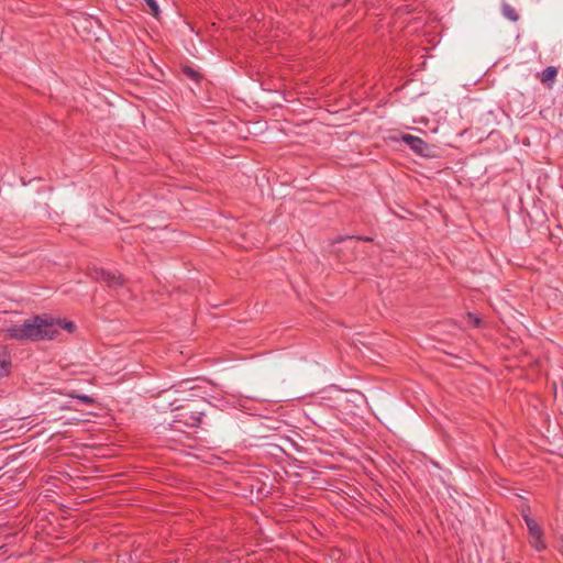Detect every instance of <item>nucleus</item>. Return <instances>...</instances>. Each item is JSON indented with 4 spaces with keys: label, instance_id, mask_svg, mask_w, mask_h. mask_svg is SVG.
<instances>
[{
    "label": "nucleus",
    "instance_id": "nucleus-1",
    "mask_svg": "<svg viewBox=\"0 0 563 563\" xmlns=\"http://www.w3.org/2000/svg\"><path fill=\"white\" fill-rule=\"evenodd\" d=\"M54 325L47 324V314H35L22 323H12L2 329L3 338L15 341L52 340Z\"/></svg>",
    "mask_w": 563,
    "mask_h": 563
},
{
    "label": "nucleus",
    "instance_id": "nucleus-2",
    "mask_svg": "<svg viewBox=\"0 0 563 563\" xmlns=\"http://www.w3.org/2000/svg\"><path fill=\"white\" fill-rule=\"evenodd\" d=\"M172 410L176 411L174 422L181 423L186 427L198 428L201 423L205 412L197 408H192L190 404L176 405V401L170 402Z\"/></svg>",
    "mask_w": 563,
    "mask_h": 563
},
{
    "label": "nucleus",
    "instance_id": "nucleus-3",
    "mask_svg": "<svg viewBox=\"0 0 563 563\" xmlns=\"http://www.w3.org/2000/svg\"><path fill=\"white\" fill-rule=\"evenodd\" d=\"M401 141L406 143L417 155L422 157L432 156V147L421 137L411 134H402Z\"/></svg>",
    "mask_w": 563,
    "mask_h": 563
},
{
    "label": "nucleus",
    "instance_id": "nucleus-4",
    "mask_svg": "<svg viewBox=\"0 0 563 563\" xmlns=\"http://www.w3.org/2000/svg\"><path fill=\"white\" fill-rule=\"evenodd\" d=\"M95 277L98 280L106 283L111 288H118L123 285L122 275L117 272H108L104 269H97Z\"/></svg>",
    "mask_w": 563,
    "mask_h": 563
},
{
    "label": "nucleus",
    "instance_id": "nucleus-5",
    "mask_svg": "<svg viewBox=\"0 0 563 563\" xmlns=\"http://www.w3.org/2000/svg\"><path fill=\"white\" fill-rule=\"evenodd\" d=\"M47 324L54 325L52 328V330H53L52 340L55 339L59 334L60 330H66L67 332L73 333L76 329V325L73 321L55 319V318H52L48 316H47Z\"/></svg>",
    "mask_w": 563,
    "mask_h": 563
},
{
    "label": "nucleus",
    "instance_id": "nucleus-6",
    "mask_svg": "<svg viewBox=\"0 0 563 563\" xmlns=\"http://www.w3.org/2000/svg\"><path fill=\"white\" fill-rule=\"evenodd\" d=\"M529 542L531 547L539 552L545 550L547 543L543 539V530L541 527L529 532Z\"/></svg>",
    "mask_w": 563,
    "mask_h": 563
},
{
    "label": "nucleus",
    "instance_id": "nucleus-7",
    "mask_svg": "<svg viewBox=\"0 0 563 563\" xmlns=\"http://www.w3.org/2000/svg\"><path fill=\"white\" fill-rule=\"evenodd\" d=\"M11 368V358L7 350L0 345V378L8 376Z\"/></svg>",
    "mask_w": 563,
    "mask_h": 563
},
{
    "label": "nucleus",
    "instance_id": "nucleus-8",
    "mask_svg": "<svg viewBox=\"0 0 563 563\" xmlns=\"http://www.w3.org/2000/svg\"><path fill=\"white\" fill-rule=\"evenodd\" d=\"M558 75V69L554 66H548L542 70L541 74L538 75L541 82L547 84L549 87H552L554 79Z\"/></svg>",
    "mask_w": 563,
    "mask_h": 563
},
{
    "label": "nucleus",
    "instance_id": "nucleus-9",
    "mask_svg": "<svg viewBox=\"0 0 563 563\" xmlns=\"http://www.w3.org/2000/svg\"><path fill=\"white\" fill-rule=\"evenodd\" d=\"M501 12H503V15L511 22H517L519 20V14H518L517 10L509 3L503 4Z\"/></svg>",
    "mask_w": 563,
    "mask_h": 563
},
{
    "label": "nucleus",
    "instance_id": "nucleus-10",
    "mask_svg": "<svg viewBox=\"0 0 563 563\" xmlns=\"http://www.w3.org/2000/svg\"><path fill=\"white\" fill-rule=\"evenodd\" d=\"M521 515H522V518H523V520H525V522L527 525V528H528L529 532L540 528L538 522L533 518L530 517L529 508L522 509Z\"/></svg>",
    "mask_w": 563,
    "mask_h": 563
},
{
    "label": "nucleus",
    "instance_id": "nucleus-11",
    "mask_svg": "<svg viewBox=\"0 0 563 563\" xmlns=\"http://www.w3.org/2000/svg\"><path fill=\"white\" fill-rule=\"evenodd\" d=\"M67 395L69 397H71V398H76V399L80 400L81 402H84L86 405H93L95 404V399L91 396H88V395L76 394V393H69Z\"/></svg>",
    "mask_w": 563,
    "mask_h": 563
},
{
    "label": "nucleus",
    "instance_id": "nucleus-12",
    "mask_svg": "<svg viewBox=\"0 0 563 563\" xmlns=\"http://www.w3.org/2000/svg\"><path fill=\"white\" fill-rule=\"evenodd\" d=\"M153 16L158 18L161 10L156 0H144Z\"/></svg>",
    "mask_w": 563,
    "mask_h": 563
},
{
    "label": "nucleus",
    "instance_id": "nucleus-13",
    "mask_svg": "<svg viewBox=\"0 0 563 563\" xmlns=\"http://www.w3.org/2000/svg\"><path fill=\"white\" fill-rule=\"evenodd\" d=\"M466 318H467V321H468V322H471V323L473 324V327H475V328L481 327L482 321H481V319H479L477 316H475L474 313L468 312V313L466 314Z\"/></svg>",
    "mask_w": 563,
    "mask_h": 563
},
{
    "label": "nucleus",
    "instance_id": "nucleus-14",
    "mask_svg": "<svg viewBox=\"0 0 563 563\" xmlns=\"http://www.w3.org/2000/svg\"><path fill=\"white\" fill-rule=\"evenodd\" d=\"M349 239H356V240H362V241H366V242H372L373 239L372 238H368V236H350Z\"/></svg>",
    "mask_w": 563,
    "mask_h": 563
},
{
    "label": "nucleus",
    "instance_id": "nucleus-15",
    "mask_svg": "<svg viewBox=\"0 0 563 563\" xmlns=\"http://www.w3.org/2000/svg\"><path fill=\"white\" fill-rule=\"evenodd\" d=\"M186 73H187V74H188V76H190L191 78L197 79V77H198V74H197L195 70H192V69H188V70H186Z\"/></svg>",
    "mask_w": 563,
    "mask_h": 563
},
{
    "label": "nucleus",
    "instance_id": "nucleus-16",
    "mask_svg": "<svg viewBox=\"0 0 563 563\" xmlns=\"http://www.w3.org/2000/svg\"><path fill=\"white\" fill-rule=\"evenodd\" d=\"M560 552L563 554V539L560 542Z\"/></svg>",
    "mask_w": 563,
    "mask_h": 563
}]
</instances>
